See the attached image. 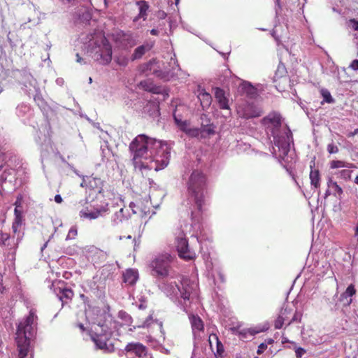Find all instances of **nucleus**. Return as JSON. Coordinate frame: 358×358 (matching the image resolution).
<instances>
[{"label": "nucleus", "mask_w": 358, "mask_h": 358, "mask_svg": "<svg viewBox=\"0 0 358 358\" xmlns=\"http://www.w3.org/2000/svg\"><path fill=\"white\" fill-rule=\"evenodd\" d=\"M31 96L34 98V100L38 104V106L41 107L44 105V100L42 98L40 90L38 92L32 94Z\"/></svg>", "instance_id": "nucleus-39"}, {"label": "nucleus", "mask_w": 358, "mask_h": 358, "mask_svg": "<svg viewBox=\"0 0 358 358\" xmlns=\"http://www.w3.org/2000/svg\"><path fill=\"white\" fill-rule=\"evenodd\" d=\"M237 113L240 117L250 119L261 116L263 111L261 108L253 102L245 101L238 104Z\"/></svg>", "instance_id": "nucleus-10"}, {"label": "nucleus", "mask_w": 358, "mask_h": 358, "mask_svg": "<svg viewBox=\"0 0 358 358\" xmlns=\"http://www.w3.org/2000/svg\"><path fill=\"white\" fill-rule=\"evenodd\" d=\"M111 329L106 323L94 324L92 327L90 337L96 349L101 350L104 353L114 352V345L111 343Z\"/></svg>", "instance_id": "nucleus-7"}, {"label": "nucleus", "mask_w": 358, "mask_h": 358, "mask_svg": "<svg viewBox=\"0 0 358 358\" xmlns=\"http://www.w3.org/2000/svg\"><path fill=\"white\" fill-rule=\"evenodd\" d=\"M154 74L162 79H166L168 76V72L167 71H163L161 70H155Z\"/></svg>", "instance_id": "nucleus-48"}, {"label": "nucleus", "mask_w": 358, "mask_h": 358, "mask_svg": "<svg viewBox=\"0 0 358 358\" xmlns=\"http://www.w3.org/2000/svg\"><path fill=\"white\" fill-rule=\"evenodd\" d=\"M152 316H149L145 320V322H143V327H148L150 324V320H152Z\"/></svg>", "instance_id": "nucleus-56"}, {"label": "nucleus", "mask_w": 358, "mask_h": 358, "mask_svg": "<svg viewBox=\"0 0 358 358\" xmlns=\"http://www.w3.org/2000/svg\"><path fill=\"white\" fill-rule=\"evenodd\" d=\"M232 331L238 334L241 336L243 339H248L251 337L254 336L257 334L262 331V329L259 328H243L240 329L239 327H234Z\"/></svg>", "instance_id": "nucleus-19"}, {"label": "nucleus", "mask_w": 358, "mask_h": 358, "mask_svg": "<svg viewBox=\"0 0 358 358\" xmlns=\"http://www.w3.org/2000/svg\"><path fill=\"white\" fill-rule=\"evenodd\" d=\"M126 216L124 215V209L121 208L118 211L115 212L112 217V223L113 225H117L122 222Z\"/></svg>", "instance_id": "nucleus-34"}, {"label": "nucleus", "mask_w": 358, "mask_h": 358, "mask_svg": "<svg viewBox=\"0 0 358 358\" xmlns=\"http://www.w3.org/2000/svg\"><path fill=\"white\" fill-rule=\"evenodd\" d=\"M197 129L199 133L197 138H206L215 134V126L210 124L209 120H206L205 123L202 122L201 127Z\"/></svg>", "instance_id": "nucleus-18"}, {"label": "nucleus", "mask_w": 358, "mask_h": 358, "mask_svg": "<svg viewBox=\"0 0 358 358\" xmlns=\"http://www.w3.org/2000/svg\"><path fill=\"white\" fill-rule=\"evenodd\" d=\"M129 206H130V208H131L134 213H137V210L134 209V207L136 206V205L134 203H131Z\"/></svg>", "instance_id": "nucleus-62"}, {"label": "nucleus", "mask_w": 358, "mask_h": 358, "mask_svg": "<svg viewBox=\"0 0 358 358\" xmlns=\"http://www.w3.org/2000/svg\"><path fill=\"white\" fill-rule=\"evenodd\" d=\"M8 4L11 6V8H14L15 7H18L17 11L19 13H25L27 16L24 18V20H27V22H31L32 20L31 13H35V6L34 5L29 1H25L24 0H8Z\"/></svg>", "instance_id": "nucleus-13"}, {"label": "nucleus", "mask_w": 358, "mask_h": 358, "mask_svg": "<svg viewBox=\"0 0 358 358\" xmlns=\"http://www.w3.org/2000/svg\"><path fill=\"white\" fill-rule=\"evenodd\" d=\"M266 348H267V344L266 343H261L258 346V349H257V353L258 355H261L262 353L264 352V351L266 349Z\"/></svg>", "instance_id": "nucleus-53"}, {"label": "nucleus", "mask_w": 358, "mask_h": 358, "mask_svg": "<svg viewBox=\"0 0 358 358\" xmlns=\"http://www.w3.org/2000/svg\"><path fill=\"white\" fill-rule=\"evenodd\" d=\"M171 294L178 299V305L187 313L190 312L192 303L197 299V285L187 278H184L180 285H171Z\"/></svg>", "instance_id": "nucleus-5"}, {"label": "nucleus", "mask_w": 358, "mask_h": 358, "mask_svg": "<svg viewBox=\"0 0 358 358\" xmlns=\"http://www.w3.org/2000/svg\"><path fill=\"white\" fill-rule=\"evenodd\" d=\"M206 187L205 176L201 171H194L189 178L187 189L199 211L202 210V206L205 204Z\"/></svg>", "instance_id": "nucleus-6"}, {"label": "nucleus", "mask_w": 358, "mask_h": 358, "mask_svg": "<svg viewBox=\"0 0 358 358\" xmlns=\"http://www.w3.org/2000/svg\"><path fill=\"white\" fill-rule=\"evenodd\" d=\"M90 187L94 189L98 193L103 192V181L98 178H93L89 181Z\"/></svg>", "instance_id": "nucleus-33"}, {"label": "nucleus", "mask_w": 358, "mask_h": 358, "mask_svg": "<svg viewBox=\"0 0 358 358\" xmlns=\"http://www.w3.org/2000/svg\"><path fill=\"white\" fill-rule=\"evenodd\" d=\"M108 211L107 205L96 208L94 210L87 212L86 210L83 209L80 211V217L87 218L90 220H94L100 216H103Z\"/></svg>", "instance_id": "nucleus-16"}, {"label": "nucleus", "mask_w": 358, "mask_h": 358, "mask_svg": "<svg viewBox=\"0 0 358 358\" xmlns=\"http://www.w3.org/2000/svg\"><path fill=\"white\" fill-rule=\"evenodd\" d=\"M152 44L147 43L137 47L136 48H135L133 54L131 56V60L135 61L141 59L147 52L150 51L152 49Z\"/></svg>", "instance_id": "nucleus-23"}, {"label": "nucleus", "mask_w": 358, "mask_h": 358, "mask_svg": "<svg viewBox=\"0 0 358 358\" xmlns=\"http://www.w3.org/2000/svg\"><path fill=\"white\" fill-rule=\"evenodd\" d=\"M358 134V129H355L353 131L348 134V137H352L355 135Z\"/></svg>", "instance_id": "nucleus-58"}, {"label": "nucleus", "mask_w": 358, "mask_h": 358, "mask_svg": "<svg viewBox=\"0 0 358 358\" xmlns=\"http://www.w3.org/2000/svg\"><path fill=\"white\" fill-rule=\"evenodd\" d=\"M306 350L303 348L299 347L295 349V354L297 358H301L302 356L306 353Z\"/></svg>", "instance_id": "nucleus-51"}, {"label": "nucleus", "mask_w": 358, "mask_h": 358, "mask_svg": "<svg viewBox=\"0 0 358 358\" xmlns=\"http://www.w3.org/2000/svg\"><path fill=\"white\" fill-rule=\"evenodd\" d=\"M78 20L83 23H87L92 19V14L86 8H82L76 12Z\"/></svg>", "instance_id": "nucleus-28"}, {"label": "nucleus", "mask_w": 358, "mask_h": 358, "mask_svg": "<svg viewBox=\"0 0 358 358\" xmlns=\"http://www.w3.org/2000/svg\"><path fill=\"white\" fill-rule=\"evenodd\" d=\"M348 27L354 31H358V20L352 18L348 22Z\"/></svg>", "instance_id": "nucleus-46"}, {"label": "nucleus", "mask_w": 358, "mask_h": 358, "mask_svg": "<svg viewBox=\"0 0 358 358\" xmlns=\"http://www.w3.org/2000/svg\"><path fill=\"white\" fill-rule=\"evenodd\" d=\"M215 342L216 344V352L218 355H222L224 352V347L222 343L220 341L216 334H212L209 336V343L211 348L213 349V341Z\"/></svg>", "instance_id": "nucleus-30"}, {"label": "nucleus", "mask_w": 358, "mask_h": 358, "mask_svg": "<svg viewBox=\"0 0 358 358\" xmlns=\"http://www.w3.org/2000/svg\"><path fill=\"white\" fill-rule=\"evenodd\" d=\"M125 350L128 352H132L136 355L137 358H142L146 355H150L148 353L146 348L140 343H130L125 347Z\"/></svg>", "instance_id": "nucleus-15"}, {"label": "nucleus", "mask_w": 358, "mask_h": 358, "mask_svg": "<svg viewBox=\"0 0 358 358\" xmlns=\"http://www.w3.org/2000/svg\"><path fill=\"white\" fill-rule=\"evenodd\" d=\"M141 85L146 91H149L153 93H159L158 89L153 86L152 83L148 84L146 81H142L141 82Z\"/></svg>", "instance_id": "nucleus-40"}, {"label": "nucleus", "mask_w": 358, "mask_h": 358, "mask_svg": "<svg viewBox=\"0 0 358 358\" xmlns=\"http://www.w3.org/2000/svg\"><path fill=\"white\" fill-rule=\"evenodd\" d=\"M77 234H78L77 227L76 226H73L69 229V233L66 237V240L69 241V240L74 239L76 238V236H77Z\"/></svg>", "instance_id": "nucleus-44"}, {"label": "nucleus", "mask_w": 358, "mask_h": 358, "mask_svg": "<svg viewBox=\"0 0 358 358\" xmlns=\"http://www.w3.org/2000/svg\"><path fill=\"white\" fill-rule=\"evenodd\" d=\"M327 185L329 189L333 190V194L336 196L338 194V198H341V195L343 193V189L337 184L336 182L332 180L331 178H329L327 181Z\"/></svg>", "instance_id": "nucleus-31"}, {"label": "nucleus", "mask_w": 358, "mask_h": 358, "mask_svg": "<svg viewBox=\"0 0 358 358\" xmlns=\"http://www.w3.org/2000/svg\"><path fill=\"white\" fill-rule=\"evenodd\" d=\"M239 88L248 98L255 99L258 95L257 90L250 82L243 81Z\"/></svg>", "instance_id": "nucleus-21"}, {"label": "nucleus", "mask_w": 358, "mask_h": 358, "mask_svg": "<svg viewBox=\"0 0 358 358\" xmlns=\"http://www.w3.org/2000/svg\"><path fill=\"white\" fill-rule=\"evenodd\" d=\"M310 183L315 188L320 187V172L317 169H311L310 173Z\"/></svg>", "instance_id": "nucleus-32"}, {"label": "nucleus", "mask_w": 358, "mask_h": 358, "mask_svg": "<svg viewBox=\"0 0 358 358\" xmlns=\"http://www.w3.org/2000/svg\"><path fill=\"white\" fill-rule=\"evenodd\" d=\"M36 320V310L31 309L29 315L17 327L16 342L19 358H24L29 351L30 339L35 334Z\"/></svg>", "instance_id": "nucleus-4"}, {"label": "nucleus", "mask_w": 358, "mask_h": 358, "mask_svg": "<svg viewBox=\"0 0 358 358\" xmlns=\"http://www.w3.org/2000/svg\"><path fill=\"white\" fill-rule=\"evenodd\" d=\"M285 312H280L278 317L275 321V328L276 329H280L282 327L283 324L285 323V318L283 317V315Z\"/></svg>", "instance_id": "nucleus-41"}, {"label": "nucleus", "mask_w": 358, "mask_h": 358, "mask_svg": "<svg viewBox=\"0 0 358 358\" xmlns=\"http://www.w3.org/2000/svg\"><path fill=\"white\" fill-rule=\"evenodd\" d=\"M137 5L139 7V13L137 17L134 19V21L136 22L140 18H143L144 20L147 17V10H148V4L145 1L141 0L137 1Z\"/></svg>", "instance_id": "nucleus-29"}, {"label": "nucleus", "mask_w": 358, "mask_h": 358, "mask_svg": "<svg viewBox=\"0 0 358 358\" xmlns=\"http://www.w3.org/2000/svg\"><path fill=\"white\" fill-rule=\"evenodd\" d=\"M352 168L354 165L350 163H346L343 161L341 160H333L330 162V168L331 169H338V168Z\"/></svg>", "instance_id": "nucleus-36"}, {"label": "nucleus", "mask_w": 358, "mask_h": 358, "mask_svg": "<svg viewBox=\"0 0 358 358\" xmlns=\"http://www.w3.org/2000/svg\"><path fill=\"white\" fill-rule=\"evenodd\" d=\"M176 247L180 257L184 259H192L196 254L189 248L188 241L183 231H180L176 238Z\"/></svg>", "instance_id": "nucleus-11"}, {"label": "nucleus", "mask_w": 358, "mask_h": 358, "mask_svg": "<svg viewBox=\"0 0 358 358\" xmlns=\"http://www.w3.org/2000/svg\"><path fill=\"white\" fill-rule=\"evenodd\" d=\"M331 194V192H330L329 189H328L326 191L325 194H324V198L326 199V198H327V197H328Z\"/></svg>", "instance_id": "nucleus-64"}, {"label": "nucleus", "mask_w": 358, "mask_h": 358, "mask_svg": "<svg viewBox=\"0 0 358 358\" xmlns=\"http://www.w3.org/2000/svg\"><path fill=\"white\" fill-rule=\"evenodd\" d=\"M149 108L150 111L151 112L150 115L152 117H157L159 116V105L152 103L147 105L146 108Z\"/></svg>", "instance_id": "nucleus-38"}, {"label": "nucleus", "mask_w": 358, "mask_h": 358, "mask_svg": "<svg viewBox=\"0 0 358 358\" xmlns=\"http://www.w3.org/2000/svg\"><path fill=\"white\" fill-rule=\"evenodd\" d=\"M54 287V292L58 296L59 301L62 303L66 302L67 300H71L73 296V292L71 289L65 287H56L55 284H52Z\"/></svg>", "instance_id": "nucleus-17"}, {"label": "nucleus", "mask_w": 358, "mask_h": 358, "mask_svg": "<svg viewBox=\"0 0 358 358\" xmlns=\"http://www.w3.org/2000/svg\"><path fill=\"white\" fill-rule=\"evenodd\" d=\"M85 49L92 58L102 65L108 64L112 60V46L107 38L101 33L91 34L80 38Z\"/></svg>", "instance_id": "nucleus-3"}, {"label": "nucleus", "mask_w": 358, "mask_h": 358, "mask_svg": "<svg viewBox=\"0 0 358 358\" xmlns=\"http://www.w3.org/2000/svg\"><path fill=\"white\" fill-rule=\"evenodd\" d=\"M76 61L79 63H81L83 59L81 58V57L79 55L78 53L76 54Z\"/></svg>", "instance_id": "nucleus-63"}, {"label": "nucleus", "mask_w": 358, "mask_h": 358, "mask_svg": "<svg viewBox=\"0 0 358 358\" xmlns=\"http://www.w3.org/2000/svg\"><path fill=\"white\" fill-rule=\"evenodd\" d=\"M280 312H285V314L283 315V317L285 318V322H288L290 320H289V315L292 313V310L291 309H288L287 308H282Z\"/></svg>", "instance_id": "nucleus-50"}, {"label": "nucleus", "mask_w": 358, "mask_h": 358, "mask_svg": "<svg viewBox=\"0 0 358 358\" xmlns=\"http://www.w3.org/2000/svg\"><path fill=\"white\" fill-rule=\"evenodd\" d=\"M356 290L353 285H350L345 292L341 295L340 300L343 301L344 305L349 306L352 303V297L355 294Z\"/></svg>", "instance_id": "nucleus-25"}, {"label": "nucleus", "mask_w": 358, "mask_h": 358, "mask_svg": "<svg viewBox=\"0 0 358 358\" xmlns=\"http://www.w3.org/2000/svg\"><path fill=\"white\" fill-rule=\"evenodd\" d=\"M16 160V156L12 152L0 148V171L4 169L0 175V186L2 189L5 184L12 183L15 179L16 171L14 166Z\"/></svg>", "instance_id": "nucleus-8"}, {"label": "nucleus", "mask_w": 358, "mask_h": 358, "mask_svg": "<svg viewBox=\"0 0 358 358\" xmlns=\"http://www.w3.org/2000/svg\"><path fill=\"white\" fill-rule=\"evenodd\" d=\"M10 235L0 231V245H9Z\"/></svg>", "instance_id": "nucleus-42"}, {"label": "nucleus", "mask_w": 358, "mask_h": 358, "mask_svg": "<svg viewBox=\"0 0 358 358\" xmlns=\"http://www.w3.org/2000/svg\"><path fill=\"white\" fill-rule=\"evenodd\" d=\"M66 165L75 173H76L78 176H79V174L77 172V170L73 167V165L70 164L69 163H66Z\"/></svg>", "instance_id": "nucleus-59"}, {"label": "nucleus", "mask_w": 358, "mask_h": 358, "mask_svg": "<svg viewBox=\"0 0 358 358\" xmlns=\"http://www.w3.org/2000/svg\"><path fill=\"white\" fill-rule=\"evenodd\" d=\"M31 112V110L30 107L28 105L24 103L17 106L16 108V113L20 117L29 115Z\"/></svg>", "instance_id": "nucleus-35"}, {"label": "nucleus", "mask_w": 358, "mask_h": 358, "mask_svg": "<svg viewBox=\"0 0 358 358\" xmlns=\"http://www.w3.org/2000/svg\"><path fill=\"white\" fill-rule=\"evenodd\" d=\"M198 99L200 100L203 108L209 107L212 101L211 95L203 89L199 90Z\"/></svg>", "instance_id": "nucleus-27"}, {"label": "nucleus", "mask_w": 358, "mask_h": 358, "mask_svg": "<svg viewBox=\"0 0 358 358\" xmlns=\"http://www.w3.org/2000/svg\"><path fill=\"white\" fill-rule=\"evenodd\" d=\"M268 133L273 138L274 145L278 147L279 156L285 163L291 162L293 159L289 155L290 145L293 143L292 133L287 124L283 125L282 117L277 112L270 113L262 120Z\"/></svg>", "instance_id": "nucleus-2"}, {"label": "nucleus", "mask_w": 358, "mask_h": 358, "mask_svg": "<svg viewBox=\"0 0 358 358\" xmlns=\"http://www.w3.org/2000/svg\"><path fill=\"white\" fill-rule=\"evenodd\" d=\"M135 169L139 168L158 171L167 166L171 157V147L145 134L137 136L130 143Z\"/></svg>", "instance_id": "nucleus-1"}, {"label": "nucleus", "mask_w": 358, "mask_h": 358, "mask_svg": "<svg viewBox=\"0 0 358 358\" xmlns=\"http://www.w3.org/2000/svg\"><path fill=\"white\" fill-rule=\"evenodd\" d=\"M174 121L179 129L189 137H198V129L196 127H191L189 122L182 121L176 115L173 116Z\"/></svg>", "instance_id": "nucleus-14"}, {"label": "nucleus", "mask_w": 358, "mask_h": 358, "mask_svg": "<svg viewBox=\"0 0 358 358\" xmlns=\"http://www.w3.org/2000/svg\"><path fill=\"white\" fill-rule=\"evenodd\" d=\"M118 317L122 320H124L127 324H129L131 322V316L125 311H120L118 313Z\"/></svg>", "instance_id": "nucleus-45"}, {"label": "nucleus", "mask_w": 358, "mask_h": 358, "mask_svg": "<svg viewBox=\"0 0 358 358\" xmlns=\"http://www.w3.org/2000/svg\"><path fill=\"white\" fill-rule=\"evenodd\" d=\"M55 201L57 203H60L62 202V198L61 196V195L59 194H56L55 196Z\"/></svg>", "instance_id": "nucleus-57"}, {"label": "nucleus", "mask_w": 358, "mask_h": 358, "mask_svg": "<svg viewBox=\"0 0 358 358\" xmlns=\"http://www.w3.org/2000/svg\"><path fill=\"white\" fill-rule=\"evenodd\" d=\"M301 315L299 313L295 312L294 316L292 319L288 322L287 325H289L294 322H299L301 320Z\"/></svg>", "instance_id": "nucleus-52"}, {"label": "nucleus", "mask_w": 358, "mask_h": 358, "mask_svg": "<svg viewBox=\"0 0 358 358\" xmlns=\"http://www.w3.org/2000/svg\"><path fill=\"white\" fill-rule=\"evenodd\" d=\"M327 149L329 154H336L339 150L338 146L333 143L328 144Z\"/></svg>", "instance_id": "nucleus-47"}, {"label": "nucleus", "mask_w": 358, "mask_h": 358, "mask_svg": "<svg viewBox=\"0 0 358 358\" xmlns=\"http://www.w3.org/2000/svg\"><path fill=\"white\" fill-rule=\"evenodd\" d=\"M280 8V0H275V12H276V14L278 15V8Z\"/></svg>", "instance_id": "nucleus-60"}, {"label": "nucleus", "mask_w": 358, "mask_h": 358, "mask_svg": "<svg viewBox=\"0 0 358 358\" xmlns=\"http://www.w3.org/2000/svg\"><path fill=\"white\" fill-rule=\"evenodd\" d=\"M215 97L219 103V106L223 110H229V100L225 96V92L222 89L215 88Z\"/></svg>", "instance_id": "nucleus-22"}, {"label": "nucleus", "mask_w": 358, "mask_h": 358, "mask_svg": "<svg viewBox=\"0 0 358 358\" xmlns=\"http://www.w3.org/2000/svg\"><path fill=\"white\" fill-rule=\"evenodd\" d=\"M341 177L345 179L349 178L350 177V171L349 170H342L340 172Z\"/></svg>", "instance_id": "nucleus-54"}, {"label": "nucleus", "mask_w": 358, "mask_h": 358, "mask_svg": "<svg viewBox=\"0 0 358 358\" xmlns=\"http://www.w3.org/2000/svg\"><path fill=\"white\" fill-rule=\"evenodd\" d=\"M286 73V69L285 65L282 64H280L278 66V69L276 71V74L279 76H283Z\"/></svg>", "instance_id": "nucleus-49"}, {"label": "nucleus", "mask_w": 358, "mask_h": 358, "mask_svg": "<svg viewBox=\"0 0 358 358\" xmlns=\"http://www.w3.org/2000/svg\"><path fill=\"white\" fill-rule=\"evenodd\" d=\"M116 63L121 66H126L129 63V59L124 55H120L115 58Z\"/></svg>", "instance_id": "nucleus-43"}, {"label": "nucleus", "mask_w": 358, "mask_h": 358, "mask_svg": "<svg viewBox=\"0 0 358 358\" xmlns=\"http://www.w3.org/2000/svg\"><path fill=\"white\" fill-rule=\"evenodd\" d=\"M21 85L22 90L30 97L32 94L40 90L36 80L27 71L22 73Z\"/></svg>", "instance_id": "nucleus-12"}, {"label": "nucleus", "mask_w": 358, "mask_h": 358, "mask_svg": "<svg viewBox=\"0 0 358 358\" xmlns=\"http://www.w3.org/2000/svg\"><path fill=\"white\" fill-rule=\"evenodd\" d=\"M173 257L169 254L157 256L150 263L152 275L158 278H164L169 274Z\"/></svg>", "instance_id": "nucleus-9"}, {"label": "nucleus", "mask_w": 358, "mask_h": 358, "mask_svg": "<svg viewBox=\"0 0 358 358\" xmlns=\"http://www.w3.org/2000/svg\"><path fill=\"white\" fill-rule=\"evenodd\" d=\"M349 67L354 71H358V59L352 60Z\"/></svg>", "instance_id": "nucleus-55"}, {"label": "nucleus", "mask_w": 358, "mask_h": 358, "mask_svg": "<svg viewBox=\"0 0 358 358\" xmlns=\"http://www.w3.org/2000/svg\"><path fill=\"white\" fill-rule=\"evenodd\" d=\"M189 318L194 334H195L196 331H201L203 329V322L199 316L189 314Z\"/></svg>", "instance_id": "nucleus-26"}, {"label": "nucleus", "mask_w": 358, "mask_h": 358, "mask_svg": "<svg viewBox=\"0 0 358 358\" xmlns=\"http://www.w3.org/2000/svg\"><path fill=\"white\" fill-rule=\"evenodd\" d=\"M122 278L124 283L129 285H134L138 278V271L132 268L127 269L123 273Z\"/></svg>", "instance_id": "nucleus-24"}, {"label": "nucleus", "mask_w": 358, "mask_h": 358, "mask_svg": "<svg viewBox=\"0 0 358 358\" xmlns=\"http://www.w3.org/2000/svg\"><path fill=\"white\" fill-rule=\"evenodd\" d=\"M150 34H151L152 35L157 36V35H158V34H159V31H158L157 29H152V30H150Z\"/></svg>", "instance_id": "nucleus-61"}, {"label": "nucleus", "mask_w": 358, "mask_h": 358, "mask_svg": "<svg viewBox=\"0 0 358 358\" xmlns=\"http://www.w3.org/2000/svg\"><path fill=\"white\" fill-rule=\"evenodd\" d=\"M321 95L323 97V100L321 102V104H324V102L328 103H334V99L331 95V93L327 89H322L320 90Z\"/></svg>", "instance_id": "nucleus-37"}, {"label": "nucleus", "mask_w": 358, "mask_h": 358, "mask_svg": "<svg viewBox=\"0 0 358 358\" xmlns=\"http://www.w3.org/2000/svg\"><path fill=\"white\" fill-rule=\"evenodd\" d=\"M119 36L122 44L127 48H132L138 43L137 37L131 32L122 31L119 34Z\"/></svg>", "instance_id": "nucleus-20"}]
</instances>
